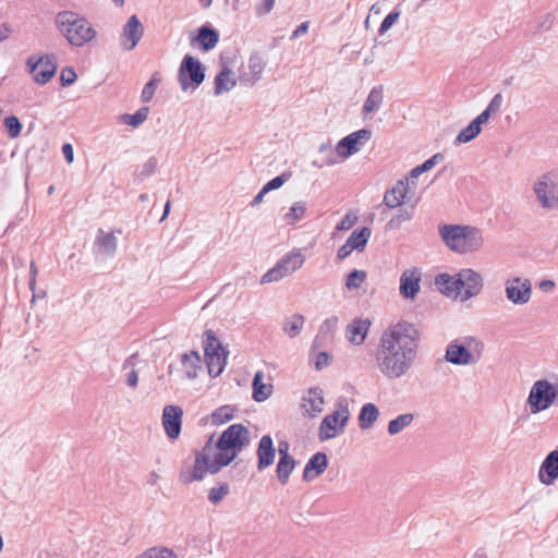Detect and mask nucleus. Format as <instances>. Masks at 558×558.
Returning a JSON list of instances; mask_svg holds the SVG:
<instances>
[{
	"mask_svg": "<svg viewBox=\"0 0 558 558\" xmlns=\"http://www.w3.org/2000/svg\"><path fill=\"white\" fill-rule=\"evenodd\" d=\"M418 343L420 332L415 325L407 320L391 324L383 332L376 351L380 372L389 379L407 374L416 357Z\"/></svg>",
	"mask_w": 558,
	"mask_h": 558,
	"instance_id": "nucleus-1",
	"label": "nucleus"
},
{
	"mask_svg": "<svg viewBox=\"0 0 558 558\" xmlns=\"http://www.w3.org/2000/svg\"><path fill=\"white\" fill-rule=\"evenodd\" d=\"M214 438L215 434L207 438L201 450H193L195 456L193 466H182L180 470L179 478L182 484L190 485L193 482L203 481L207 473L215 475L225 468V462H218L217 460L219 450L211 456L216 442Z\"/></svg>",
	"mask_w": 558,
	"mask_h": 558,
	"instance_id": "nucleus-2",
	"label": "nucleus"
},
{
	"mask_svg": "<svg viewBox=\"0 0 558 558\" xmlns=\"http://www.w3.org/2000/svg\"><path fill=\"white\" fill-rule=\"evenodd\" d=\"M54 25L65 40L75 47L92 41L97 32L92 23L74 11H61L54 17Z\"/></svg>",
	"mask_w": 558,
	"mask_h": 558,
	"instance_id": "nucleus-3",
	"label": "nucleus"
},
{
	"mask_svg": "<svg viewBox=\"0 0 558 558\" xmlns=\"http://www.w3.org/2000/svg\"><path fill=\"white\" fill-rule=\"evenodd\" d=\"M250 442L251 434L244 424L228 426L215 442V449L219 450L218 462H225V468L230 465Z\"/></svg>",
	"mask_w": 558,
	"mask_h": 558,
	"instance_id": "nucleus-4",
	"label": "nucleus"
},
{
	"mask_svg": "<svg viewBox=\"0 0 558 558\" xmlns=\"http://www.w3.org/2000/svg\"><path fill=\"white\" fill-rule=\"evenodd\" d=\"M484 348L483 341L473 336H466L462 340H452L446 348L444 359L458 366L476 364L482 359Z\"/></svg>",
	"mask_w": 558,
	"mask_h": 558,
	"instance_id": "nucleus-5",
	"label": "nucleus"
},
{
	"mask_svg": "<svg viewBox=\"0 0 558 558\" xmlns=\"http://www.w3.org/2000/svg\"><path fill=\"white\" fill-rule=\"evenodd\" d=\"M203 337L205 363L209 376L215 378L225 371L229 351L222 345L214 330H205Z\"/></svg>",
	"mask_w": 558,
	"mask_h": 558,
	"instance_id": "nucleus-6",
	"label": "nucleus"
},
{
	"mask_svg": "<svg viewBox=\"0 0 558 558\" xmlns=\"http://www.w3.org/2000/svg\"><path fill=\"white\" fill-rule=\"evenodd\" d=\"M558 399V383L547 379L536 380L527 396L526 405L532 414L548 410Z\"/></svg>",
	"mask_w": 558,
	"mask_h": 558,
	"instance_id": "nucleus-7",
	"label": "nucleus"
},
{
	"mask_svg": "<svg viewBox=\"0 0 558 558\" xmlns=\"http://www.w3.org/2000/svg\"><path fill=\"white\" fill-rule=\"evenodd\" d=\"M206 77V66L192 54H185L180 63L178 81L182 90L195 89L202 85Z\"/></svg>",
	"mask_w": 558,
	"mask_h": 558,
	"instance_id": "nucleus-8",
	"label": "nucleus"
},
{
	"mask_svg": "<svg viewBox=\"0 0 558 558\" xmlns=\"http://www.w3.org/2000/svg\"><path fill=\"white\" fill-rule=\"evenodd\" d=\"M350 411L345 400H341L337 404V409L326 415L319 426L318 437L320 441L329 440L342 433L349 422Z\"/></svg>",
	"mask_w": 558,
	"mask_h": 558,
	"instance_id": "nucleus-9",
	"label": "nucleus"
},
{
	"mask_svg": "<svg viewBox=\"0 0 558 558\" xmlns=\"http://www.w3.org/2000/svg\"><path fill=\"white\" fill-rule=\"evenodd\" d=\"M26 68L35 83L47 84L56 74L57 64L53 54L40 57L31 56L26 60Z\"/></svg>",
	"mask_w": 558,
	"mask_h": 558,
	"instance_id": "nucleus-10",
	"label": "nucleus"
},
{
	"mask_svg": "<svg viewBox=\"0 0 558 558\" xmlns=\"http://www.w3.org/2000/svg\"><path fill=\"white\" fill-rule=\"evenodd\" d=\"M372 137V131L360 129L344 137L336 145V153L341 158H349L357 153L361 147Z\"/></svg>",
	"mask_w": 558,
	"mask_h": 558,
	"instance_id": "nucleus-11",
	"label": "nucleus"
},
{
	"mask_svg": "<svg viewBox=\"0 0 558 558\" xmlns=\"http://www.w3.org/2000/svg\"><path fill=\"white\" fill-rule=\"evenodd\" d=\"M557 177L556 172H546L534 185V192L543 208H551L558 203V196H555Z\"/></svg>",
	"mask_w": 558,
	"mask_h": 558,
	"instance_id": "nucleus-12",
	"label": "nucleus"
},
{
	"mask_svg": "<svg viewBox=\"0 0 558 558\" xmlns=\"http://www.w3.org/2000/svg\"><path fill=\"white\" fill-rule=\"evenodd\" d=\"M506 298L515 305L526 304L532 294V283L529 279L513 277L506 282Z\"/></svg>",
	"mask_w": 558,
	"mask_h": 558,
	"instance_id": "nucleus-13",
	"label": "nucleus"
},
{
	"mask_svg": "<svg viewBox=\"0 0 558 558\" xmlns=\"http://www.w3.org/2000/svg\"><path fill=\"white\" fill-rule=\"evenodd\" d=\"M219 32L210 23H205L190 33L191 45L197 46L205 52L213 50L219 43Z\"/></svg>",
	"mask_w": 558,
	"mask_h": 558,
	"instance_id": "nucleus-14",
	"label": "nucleus"
},
{
	"mask_svg": "<svg viewBox=\"0 0 558 558\" xmlns=\"http://www.w3.org/2000/svg\"><path fill=\"white\" fill-rule=\"evenodd\" d=\"M183 410L179 405L169 404L162 410L161 423L170 440L179 438L182 429Z\"/></svg>",
	"mask_w": 558,
	"mask_h": 558,
	"instance_id": "nucleus-15",
	"label": "nucleus"
},
{
	"mask_svg": "<svg viewBox=\"0 0 558 558\" xmlns=\"http://www.w3.org/2000/svg\"><path fill=\"white\" fill-rule=\"evenodd\" d=\"M144 26L136 14L131 15L123 26L121 34L122 47L131 51L135 49L144 35Z\"/></svg>",
	"mask_w": 558,
	"mask_h": 558,
	"instance_id": "nucleus-16",
	"label": "nucleus"
},
{
	"mask_svg": "<svg viewBox=\"0 0 558 558\" xmlns=\"http://www.w3.org/2000/svg\"><path fill=\"white\" fill-rule=\"evenodd\" d=\"M434 283L437 290L447 298L457 299L463 290V281L460 271L453 276L440 272L435 276Z\"/></svg>",
	"mask_w": 558,
	"mask_h": 558,
	"instance_id": "nucleus-17",
	"label": "nucleus"
},
{
	"mask_svg": "<svg viewBox=\"0 0 558 558\" xmlns=\"http://www.w3.org/2000/svg\"><path fill=\"white\" fill-rule=\"evenodd\" d=\"M421 290V272L417 268L405 269L400 277L399 292L405 300H414Z\"/></svg>",
	"mask_w": 558,
	"mask_h": 558,
	"instance_id": "nucleus-18",
	"label": "nucleus"
},
{
	"mask_svg": "<svg viewBox=\"0 0 558 558\" xmlns=\"http://www.w3.org/2000/svg\"><path fill=\"white\" fill-rule=\"evenodd\" d=\"M460 276L463 281L462 301L470 300L481 293L484 284L480 272L471 268H463L460 270Z\"/></svg>",
	"mask_w": 558,
	"mask_h": 558,
	"instance_id": "nucleus-19",
	"label": "nucleus"
},
{
	"mask_svg": "<svg viewBox=\"0 0 558 558\" xmlns=\"http://www.w3.org/2000/svg\"><path fill=\"white\" fill-rule=\"evenodd\" d=\"M276 448L274 445V440L270 435H263L257 449H256V456H257V463L256 468L259 472L266 470L270 465L274 464L275 458H276Z\"/></svg>",
	"mask_w": 558,
	"mask_h": 558,
	"instance_id": "nucleus-20",
	"label": "nucleus"
},
{
	"mask_svg": "<svg viewBox=\"0 0 558 558\" xmlns=\"http://www.w3.org/2000/svg\"><path fill=\"white\" fill-rule=\"evenodd\" d=\"M538 480L549 486L558 480V446L550 451L542 462L538 471Z\"/></svg>",
	"mask_w": 558,
	"mask_h": 558,
	"instance_id": "nucleus-21",
	"label": "nucleus"
},
{
	"mask_svg": "<svg viewBox=\"0 0 558 558\" xmlns=\"http://www.w3.org/2000/svg\"><path fill=\"white\" fill-rule=\"evenodd\" d=\"M410 192L409 180H399L395 186L388 189L384 195V204L392 209L403 204H407L409 199L408 193Z\"/></svg>",
	"mask_w": 558,
	"mask_h": 558,
	"instance_id": "nucleus-22",
	"label": "nucleus"
},
{
	"mask_svg": "<svg viewBox=\"0 0 558 558\" xmlns=\"http://www.w3.org/2000/svg\"><path fill=\"white\" fill-rule=\"evenodd\" d=\"M328 464V456L325 452L318 451L314 453L304 466L302 480L304 482H312L327 470Z\"/></svg>",
	"mask_w": 558,
	"mask_h": 558,
	"instance_id": "nucleus-23",
	"label": "nucleus"
},
{
	"mask_svg": "<svg viewBox=\"0 0 558 558\" xmlns=\"http://www.w3.org/2000/svg\"><path fill=\"white\" fill-rule=\"evenodd\" d=\"M463 230L461 225H439L438 227L444 243L457 253H461V244L464 236Z\"/></svg>",
	"mask_w": 558,
	"mask_h": 558,
	"instance_id": "nucleus-24",
	"label": "nucleus"
},
{
	"mask_svg": "<svg viewBox=\"0 0 558 558\" xmlns=\"http://www.w3.org/2000/svg\"><path fill=\"white\" fill-rule=\"evenodd\" d=\"M461 254L477 251L483 245L482 232L473 226H463Z\"/></svg>",
	"mask_w": 558,
	"mask_h": 558,
	"instance_id": "nucleus-25",
	"label": "nucleus"
},
{
	"mask_svg": "<svg viewBox=\"0 0 558 558\" xmlns=\"http://www.w3.org/2000/svg\"><path fill=\"white\" fill-rule=\"evenodd\" d=\"M369 327V319L354 318L353 322L347 326L350 342L353 344L363 343L367 337Z\"/></svg>",
	"mask_w": 558,
	"mask_h": 558,
	"instance_id": "nucleus-26",
	"label": "nucleus"
},
{
	"mask_svg": "<svg viewBox=\"0 0 558 558\" xmlns=\"http://www.w3.org/2000/svg\"><path fill=\"white\" fill-rule=\"evenodd\" d=\"M265 374L263 371H257L252 380V398L256 402L266 401L272 393L274 386L264 383Z\"/></svg>",
	"mask_w": 558,
	"mask_h": 558,
	"instance_id": "nucleus-27",
	"label": "nucleus"
},
{
	"mask_svg": "<svg viewBox=\"0 0 558 558\" xmlns=\"http://www.w3.org/2000/svg\"><path fill=\"white\" fill-rule=\"evenodd\" d=\"M379 409L376 404L367 402L362 405L357 415V422L361 429L366 430L374 426L379 417Z\"/></svg>",
	"mask_w": 558,
	"mask_h": 558,
	"instance_id": "nucleus-28",
	"label": "nucleus"
},
{
	"mask_svg": "<svg viewBox=\"0 0 558 558\" xmlns=\"http://www.w3.org/2000/svg\"><path fill=\"white\" fill-rule=\"evenodd\" d=\"M372 231L368 227H359L352 231L347 239V245L353 247L354 251L363 252L371 238Z\"/></svg>",
	"mask_w": 558,
	"mask_h": 558,
	"instance_id": "nucleus-29",
	"label": "nucleus"
},
{
	"mask_svg": "<svg viewBox=\"0 0 558 558\" xmlns=\"http://www.w3.org/2000/svg\"><path fill=\"white\" fill-rule=\"evenodd\" d=\"M232 71L227 66H222V69L217 73L214 84L215 95H220L223 92L231 90L236 85V80L230 77Z\"/></svg>",
	"mask_w": 558,
	"mask_h": 558,
	"instance_id": "nucleus-30",
	"label": "nucleus"
},
{
	"mask_svg": "<svg viewBox=\"0 0 558 558\" xmlns=\"http://www.w3.org/2000/svg\"><path fill=\"white\" fill-rule=\"evenodd\" d=\"M181 363L185 368V375L189 379H194L197 376V371L202 368V359L199 352L192 350L190 353L181 355Z\"/></svg>",
	"mask_w": 558,
	"mask_h": 558,
	"instance_id": "nucleus-31",
	"label": "nucleus"
},
{
	"mask_svg": "<svg viewBox=\"0 0 558 558\" xmlns=\"http://www.w3.org/2000/svg\"><path fill=\"white\" fill-rule=\"evenodd\" d=\"M299 461L295 458L278 459L276 465V477L280 485L284 486L289 483L290 475L294 471Z\"/></svg>",
	"mask_w": 558,
	"mask_h": 558,
	"instance_id": "nucleus-32",
	"label": "nucleus"
},
{
	"mask_svg": "<svg viewBox=\"0 0 558 558\" xmlns=\"http://www.w3.org/2000/svg\"><path fill=\"white\" fill-rule=\"evenodd\" d=\"M383 100H384V86L383 85L374 86L371 89L366 100L364 101V105L362 108V113L364 116H367L372 112H375L376 110H378V108L383 104Z\"/></svg>",
	"mask_w": 558,
	"mask_h": 558,
	"instance_id": "nucleus-33",
	"label": "nucleus"
},
{
	"mask_svg": "<svg viewBox=\"0 0 558 558\" xmlns=\"http://www.w3.org/2000/svg\"><path fill=\"white\" fill-rule=\"evenodd\" d=\"M149 114V107L143 106L137 109L134 113H122L118 117L119 122L130 125L133 129L142 125Z\"/></svg>",
	"mask_w": 558,
	"mask_h": 558,
	"instance_id": "nucleus-34",
	"label": "nucleus"
},
{
	"mask_svg": "<svg viewBox=\"0 0 558 558\" xmlns=\"http://www.w3.org/2000/svg\"><path fill=\"white\" fill-rule=\"evenodd\" d=\"M305 262V256L300 252H291L282 256L277 264L282 265L283 271H288L290 275L295 270L300 269Z\"/></svg>",
	"mask_w": 558,
	"mask_h": 558,
	"instance_id": "nucleus-35",
	"label": "nucleus"
},
{
	"mask_svg": "<svg viewBox=\"0 0 558 558\" xmlns=\"http://www.w3.org/2000/svg\"><path fill=\"white\" fill-rule=\"evenodd\" d=\"M308 398H304L303 400L308 402L311 404V411L306 410V413L311 417H315L317 413H320L323 411L322 404H324V396H323V389L318 386L312 387L308 389Z\"/></svg>",
	"mask_w": 558,
	"mask_h": 558,
	"instance_id": "nucleus-36",
	"label": "nucleus"
},
{
	"mask_svg": "<svg viewBox=\"0 0 558 558\" xmlns=\"http://www.w3.org/2000/svg\"><path fill=\"white\" fill-rule=\"evenodd\" d=\"M305 318L302 314H293L290 317H287L282 325V330L290 337L295 338L298 335H300L303 325H304Z\"/></svg>",
	"mask_w": 558,
	"mask_h": 558,
	"instance_id": "nucleus-37",
	"label": "nucleus"
},
{
	"mask_svg": "<svg viewBox=\"0 0 558 558\" xmlns=\"http://www.w3.org/2000/svg\"><path fill=\"white\" fill-rule=\"evenodd\" d=\"M414 216V205L402 206L388 221L386 229H398L402 222L411 220Z\"/></svg>",
	"mask_w": 558,
	"mask_h": 558,
	"instance_id": "nucleus-38",
	"label": "nucleus"
},
{
	"mask_svg": "<svg viewBox=\"0 0 558 558\" xmlns=\"http://www.w3.org/2000/svg\"><path fill=\"white\" fill-rule=\"evenodd\" d=\"M482 132V128L478 126L473 120L463 128L454 140V145L466 144L476 138Z\"/></svg>",
	"mask_w": 558,
	"mask_h": 558,
	"instance_id": "nucleus-39",
	"label": "nucleus"
},
{
	"mask_svg": "<svg viewBox=\"0 0 558 558\" xmlns=\"http://www.w3.org/2000/svg\"><path fill=\"white\" fill-rule=\"evenodd\" d=\"M413 414L412 413H405L400 414L397 417L389 421L387 426V432L390 436H395L399 434L403 428L409 426L413 422Z\"/></svg>",
	"mask_w": 558,
	"mask_h": 558,
	"instance_id": "nucleus-40",
	"label": "nucleus"
},
{
	"mask_svg": "<svg viewBox=\"0 0 558 558\" xmlns=\"http://www.w3.org/2000/svg\"><path fill=\"white\" fill-rule=\"evenodd\" d=\"M338 326V317L332 315L331 317L325 319L319 327L318 333L313 342V349H316L320 345L319 340L326 339L329 333H332Z\"/></svg>",
	"mask_w": 558,
	"mask_h": 558,
	"instance_id": "nucleus-41",
	"label": "nucleus"
},
{
	"mask_svg": "<svg viewBox=\"0 0 558 558\" xmlns=\"http://www.w3.org/2000/svg\"><path fill=\"white\" fill-rule=\"evenodd\" d=\"M444 160V155L441 153L434 154L430 158L426 159L423 163L414 167L410 171V178L415 179L418 178L421 174L429 171L433 169L437 163Z\"/></svg>",
	"mask_w": 558,
	"mask_h": 558,
	"instance_id": "nucleus-42",
	"label": "nucleus"
},
{
	"mask_svg": "<svg viewBox=\"0 0 558 558\" xmlns=\"http://www.w3.org/2000/svg\"><path fill=\"white\" fill-rule=\"evenodd\" d=\"M161 80L162 77L160 72L157 71L153 73L149 81L145 84L142 90L141 99L143 102H149L153 99L155 92L158 85L160 84Z\"/></svg>",
	"mask_w": 558,
	"mask_h": 558,
	"instance_id": "nucleus-43",
	"label": "nucleus"
},
{
	"mask_svg": "<svg viewBox=\"0 0 558 558\" xmlns=\"http://www.w3.org/2000/svg\"><path fill=\"white\" fill-rule=\"evenodd\" d=\"M235 408L231 405H221L211 413V423L220 425L231 421L234 416Z\"/></svg>",
	"mask_w": 558,
	"mask_h": 558,
	"instance_id": "nucleus-44",
	"label": "nucleus"
},
{
	"mask_svg": "<svg viewBox=\"0 0 558 558\" xmlns=\"http://www.w3.org/2000/svg\"><path fill=\"white\" fill-rule=\"evenodd\" d=\"M366 278L367 272L365 270L353 269L347 275L344 286L349 291L357 290Z\"/></svg>",
	"mask_w": 558,
	"mask_h": 558,
	"instance_id": "nucleus-45",
	"label": "nucleus"
},
{
	"mask_svg": "<svg viewBox=\"0 0 558 558\" xmlns=\"http://www.w3.org/2000/svg\"><path fill=\"white\" fill-rule=\"evenodd\" d=\"M248 68L252 73V84L260 78L262 72L265 69V62L258 52L251 54L248 59Z\"/></svg>",
	"mask_w": 558,
	"mask_h": 558,
	"instance_id": "nucleus-46",
	"label": "nucleus"
},
{
	"mask_svg": "<svg viewBox=\"0 0 558 558\" xmlns=\"http://www.w3.org/2000/svg\"><path fill=\"white\" fill-rule=\"evenodd\" d=\"M135 558H178V556L168 547H151Z\"/></svg>",
	"mask_w": 558,
	"mask_h": 558,
	"instance_id": "nucleus-47",
	"label": "nucleus"
},
{
	"mask_svg": "<svg viewBox=\"0 0 558 558\" xmlns=\"http://www.w3.org/2000/svg\"><path fill=\"white\" fill-rule=\"evenodd\" d=\"M230 493V486L228 483H221L217 487H213L208 492V500L211 505H219L227 495Z\"/></svg>",
	"mask_w": 558,
	"mask_h": 558,
	"instance_id": "nucleus-48",
	"label": "nucleus"
},
{
	"mask_svg": "<svg viewBox=\"0 0 558 558\" xmlns=\"http://www.w3.org/2000/svg\"><path fill=\"white\" fill-rule=\"evenodd\" d=\"M306 211V204L304 202H295L291 207L288 214H286L284 219L288 225H294L300 221Z\"/></svg>",
	"mask_w": 558,
	"mask_h": 558,
	"instance_id": "nucleus-49",
	"label": "nucleus"
},
{
	"mask_svg": "<svg viewBox=\"0 0 558 558\" xmlns=\"http://www.w3.org/2000/svg\"><path fill=\"white\" fill-rule=\"evenodd\" d=\"M290 274L288 271H283L282 265L276 264L272 268H270L265 275H263L260 279V283H270L272 281H278Z\"/></svg>",
	"mask_w": 558,
	"mask_h": 558,
	"instance_id": "nucleus-50",
	"label": "nucleus"
},
{
	"mask_svg": "<svg viewBox=\"0 0 558 558\" xmlns=\"http://www.w3.org/2000/svg\"><path fill=\"white\" fill-rule=\"evenodd\" d=\"M291 177V171H284L281 174L272 178L266 184H264V192H270L280 189Z\"/></svg>",
	"mask_w": 558,
	"mask_h": 558,
	"instance_id": "nucleus-51",
	"label": "nucleus"
},
{
	"mask_svg": "<svg viewBox=\"0 0 558 558\" xmlns=\"http://www.w3.org/2000/svg\"><path fill=\"white\" fill-rule=\"evenodd\" d=\"M3 123L11 138H16L21 134L22 123L15 116L7 117Z\"/></svg>",
	"mask_w": 558,
	"mask_h": 558,
	"instance_id": "nucleus-52",
	"label": "nucleus"
},
{
	"mask_svg": "<svg viewBox=\"0 0 558 558\" xmlns=\"http://www.w3.org/2000/svg\"><path fill=\"white\" fill-rule=\"evenodd\" d=\"M399 16L400 12L396 9L388 13L379 25V34L384 35L386 32H388L397 23Z\"/></svg>",
	"mask_w": 558,
	"mask_h": 558,
	"instance_id": "nucleus-53",
	"label": "nucleus"
},
{
	"mask_svg": "<svg viewBox=\"0 0 558 558\" xmlns=\"http://www.w3.org/2000/svg\"><path fill=\"white\" fill-rule=\"evenodd\" d=\"M157 171V159L156 157L151 156L143 166L138 178L145 179L149 175H153Z\"/></svg>",
	"mask_w": 558,
	"mask_h": 558,
	"instance_id": "nucleus-54",
	"label": "nucleus"
},
{
	"mask_svg": "<svg viewBox=\"0 0 558 558\" xmlns=\"http://www.w3.org/2000/svg\"><path fill=\"white\" fill-rule=\"evenodd\" d=\"M117 233L122 234V230L114 228L110 232H107V256L113 255L117 250Z\"/></svg>",
	"mask_w": 558,
	"mask_h": 558,
	"instance_id": "nucleus-55",
	"label": "nucleus"
},
{
	"mask_svg": "<svg viewBox=\"0 0 558 558\" xmlns=\"http://www.w3.org/2000/svg\"><path fill=\"white\" fill-rule=\"evenodd\" d=\"M76 73L73 68H64L60 73V81L63 86L72 85L76 81Z\"/></svg>",
	"mask_w": 558,
	"mask_h": 558,
	"instance_id": "nucleus-56",
	"label": "nucleus"
},
{
	"mask_svg": "<svg viewBox=\"0 0 558 558\" xmlns=\"http://www.w3.org/2000/svg\"><path fill=\"white\" fill-rule=\"evenodd\" d=\"M332 361V354L326 352V351H320L317 355H316V360H315V368L317 371H322L323 368L327 367Z\"/></svg>",
	"mask_w": 558,
	"mask_h": 558,
	"instance_id": "nucleus-57",
	"label": "nucleus"
},
{
	"mask_svg": "<svg viewBox=\"0 0 558 558\" xmlns=\"http://www.w3.org/2000/svg\"><path fill=\"white\" fill-rule=\"evenodd\" d=\"M357 221V217L352 214H347L340 222L336 226L337 231H345L351 229Z\"/></svg>",
	"mask_w": 558,
	"mask_h": 558,
	"instance_id": "nucleus-58",
	"label": "nucleus"
},
{
	"mask_svg": "<svg viewBox=\"0 0 558 558\" xmlns=\"http://www.w3.org/2000/svg\"><path fill=\"white\" fill-rule=\"evenodd\" d=\"M501 104H502V96L501 94H496L492 100L489 101L488 106L486 107V109L493 114V113H496L500 110V107H501Z\"/></svg>",
	"mask_w": 558,
	"mask_h": 558,
	"instance_id": "nucleus-59",
	"label": "nucleus"
},
{
	"mask_svg": "<svg viewBox=\"0 0 558 558\" xmlns=\"http://www.w3.org/2000/svg\"><path fill=\"white\" fill-rule=\"evenodd\" d=\"M290 444L288 440H280L278 444V453L279 459H288L293 458V456L290 454Z\"/></svg>",
	"mask_w": 558,
	"mask_h": 558,
	"instance_id": "nucleus-60",
	"label": "nucleus"
},
{
	"mask_svg": "<svg viewBox=\"0 0 558 558\" xmlns=\"http://www.w3.org/2000/svg\"><path fill=\"white\" fill-rule=\"evenodd\" d=\"M275 1L276 0H263L262 7H256L257 15L268 14L274 9Z\"/></svg>",
	"mask_w": 558,
	"mask_h": 558,
	"instance_id": "nucleus-61",
	"label": "nucleus"
},
{
	"mask_svg": "<svg viewBox=\"0 0 558 558\" xmlns=\"http://www.w3.org/2000/svg\"><path fill=\"white\" fill-rule=\"evenodd\" d=\"M308 27H310V22L308 21L301 23L295 28V31L292 33L290 39L293 40V39H296L298 37H300L301 35L307 34Z\"/></svg>",
	"mask_w": 558,
	"mask_h": 558,
	"instance_id": "nucleus-62",
	"label": "nucleus"
},
{
	"mask_svg": "<svg viewBox=\"0 0 558 558\" xmlns=\"http://www.w3.org/2000/svg\"><path fill=\"white\" fill-rule=\"evenodd\" d=\"M353 247H350L347 245V242L344 244H342L339 248H338V252H337V258L339 260H343L345 259L347 257H349L351 255V253L353 252Z\"/></svg>",
	"mask_w": 558,
	"mask_h": 558,
	"instance_id": "nucleus-63",
	"label": "nucleus"
},
{
	"mask_svg": "<svg viewBox=\"0 0 558 558\" xmlns=\"http://www.w3.org/2000/svg\"><path fill=\"white\" fill-rule=\"evenodd\" d=\"M492 113L485 108L477 117L473 119V121L478 125L483 126V124L487 123Z\"/></svg>",
	"mask_w": 558,
	"mask_h": 558,
	"instance_id": "nucleus-64",
	"label": "nucleus"
}]
</instances>
